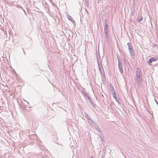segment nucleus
<instances>
[{
    "instance_id": "nucleus-1",
    "label": "nucleus",
    "mask_w": 158,
    "mask_h": 158,
    "mask_svg": "<svg viewBox=\"0 0 158 158\" xmlns=\"http://www.w3.org/2000/svg\"><path fill=\"white\" fill-rule=\"evenodd\" d=\"M99 60L98 59V68L99 69L100 73L101 74V75L102 76V75L103 76V74L104 73V70L102 68V66L101 64V62L100 61H99Z\"/></svg>"
},
{
    "instance_id": "nucleus-8",
    "label": "nucleus",
    "mask_w": 158,
    "mask_h": 158,
    "mask_svg": "<svg viewBox=\"0 0 158 158\" xmlns=\"http://www.w3.org/2000/svg\"><path fill=\"white\" fill-rule=\"evenodd\" d=\"M108 30H104L105 35L106 38L108 37Z\"/></svg>"
},
{
    "instance_id": "nucleus-9",
    "label": "nucleus",
    "mask_w": 158,
    "mask_h": 158,
    "mask_svg": "<svg viewBox=\"0 0 158 158\" xmlns=\"http://www.w3.org/2000/svg\"><path fill=\"white\" fill-rule=\"evenodd\" d=\"M84 115L86 118L87 119V120H88L90 118L89 117V116L86 113H84Z\"/></svg>"
},
{
    "instance_id": "nucleus-15",
    "label": "nucleus",
    "mask_w": 158,
    "mask_h": 158,
    "mask_svg": "<svg viewBox=\"0 0 158 158\" xmlns=\"http://www.w3.org/2000/svg\"><path fill=\"white\" fill-rule=\"evenodd\" d=\"M85 2L86 3V4L87 6H89V2L88 0H85Z\"/></svg>"
},
{
    "instance_id": "nucleus-4",
    "label": "nucleus",
    "mask_w": 158,
    "mask_h": 158,
    "mask_svg": "<svg viewBox=\"0 0 158 158\" xmlns=\"http://www.w3.org/2000/svg\"><path fill=\"white\" fill-rule=\"evenodd\" d=\"M118 68L120 72L122 73L123 72V69L122 67V65L121 64H120L119 59L118 58Z\"/></svg>"
},
{
    "instance_id": "nucleus-18",
    "label": "nucleus",
    "mask_w": 158,
    "mask_h": 158,
    "mask_svg": "<svg viewBox=\"0 0 158 158\" xmlns=\"http://www.w3.org/2000/svg\"><path fill=\"white\" fill-rule=\"evenodd\" d=\"M127 45L128 46V43H127Z\"/></svg>"
},
{
    "instance_id": "nucleus-19",
    "label": "nucleus",
    "mask_w": 158,
    "mask_h": 158,
    "mask_svg": "<svg viewBox=\"0 0 158 158\" xmlns=\"http://www.w3.org/2000/svg\"><path fill=\"white\" fill-rule=\"evenodd\" d=\"M101 158H103L102 157Z\"/></svg>"
},
{
    "instance_id": "nucleus-7",
    "label": "nucleus",
    "mask_w": 158,
    "mask_h": 158,
    "mask_svg": "<svg viewBox=\"0 0 158 158\" xmlns=\"http://www.w3.org/2000/svg\"><path fill=\"white\" fill-rule=\"evenodd\" d=\"M88 101L89 102L91 105L93 106L94 105V103L91 101L90 98V97H88Z\"/></svg>"
},
{
    "instance_id": "nucleus-12",
    "label": "nucleus",
    "mask_w": 158,
    "mask_h": 158,
    "mask_svg": "<svg viewBox=\"0 0 158 158\" xmlns=\"http://www.w3.org/2000/svg\"><path fill=\"white\" fill-rule=\"evenodd\" d=\"M113 96L114 98V99H115V100L117 101V98L115 96V92L114 91V93L113 94Z\"/></svg>"
},
{
    "instance_id": "nucleus-6",
    "label": "nucleus",
    "mask_w": 158,
    "mask_h": 158,
    "mask_svg": "<svg viewBox=\"0 0 158 158\" xmlns=\"http://www.w3.org/2000/svg\"><path fill=\"white\" fill-rule=\"evenodd\" d=\"M67 17L68 18V19L69 20L71 21V22H75V21L72 18V17L71 16L69 15H67Z\"/></svg>"
},
{
    "instance_id": "nucleus-16",
    "label": "nucleus",
    "mask_w": 158,
    "mask_h": 158,
    "mask_svg": "<svg viewBox=\"0 0 158 158\" xmlns=\"http://www.w3.org/2000/svg\"><path fill=\"white\" fill-rule=\"evenodd\" d=\"M137 70H138V71L139 72V78L140 76V73H141V70H140V69H138Z\"/></svg>"
},
{
    "instance_id": "nucleus-3",
    "label": "nucleus",
    "mask_w": 158,
    "mask_h": 158,
    "mask_svg": "<svg viewBox=\"0 0 158 158\" xmlns=\"http://www.w3.org/2000/svg\"><path fill=\"white\" fill-rule=\"evenodd\" d=\"M157 59L154 57H152L148 60V63L149 64H151V63L153 61H156Z\"/></svg>"
},
{
    "instance_id": "nucleus-2",
    "label": "nucleus",
    "mask_w": 158,
    "mask_h": 158,
    "mask_svg": "<svg viewBox=\"0 0 158 158\" xmlns=\"http://www.w3.org/2000/svg\"><path fill=\"white\" fill-rule=\"evenodd\" d=\"M92 127H94L95 129L97 131H98L99 132H100L101 131V129L99 127L96 123Z\"/></svg>"
},
{
    "instance_id": "nucleus-17",
    "label": "nucleus",
    "mask_w": 158,
    "mask_h": 158,
    "mask_svg": "<svg viewBox=\"0 0 158 158\" xmlns=\"http://www.w3.org/2000/svg\"><path fill=\"white\" fill-rule=\"evenodd\" d=\"M90 158H94L92 156H91Z\"/></svg>"
},
{
    "instance_id": "nucleus-14",
    "label": "nucleus",
    "mask_w": 158,
    "mask_h": 158,
    "mask_svg": "<svg viewBox=\"0 0 158 158\" xmlns=\"http://www.w3.org/2000/svg\"><path fill=\"white\" fill-rule=\"evenodd\" d=\"M104 30H108V26L106 24H105V26Z\"/></svg>"
},
{
    "instance_id": "nucleus-5",
    "label": "nucleus",
    "mask_w": 158,
    "mask_h": 158,
    "mask_svg": "<svg viewBox=\"0 0 158 158\" xmlns=\"http://www.w3.org/2000/svg\"><path fill=\"white\" fill-rule=\"evenodd\" d=\"M88 120V122L91 126H93L95 123L91 118Z\"/></svg>"
},
{
    "instance_id": "nucleus-10",
    "label": "nucleus",
    "mask_w": 158,
    "mask_h": 158,
    "mask_svg": "<svg viewBox=\"0 0 158 158\" xmlns=\"http://www.w3.org/2000/svg\"><path fill=\"white\" fill-rule=\"evenodd\" d=\"M83 96H84V97L85 98L86 97V98H88V97H89L88 94H87L85 93V92H84L83 94Z\"/></svg>"
},
{
    "instance_id": "nucleus-13",
    "label": "nucleus",
    "mask_w": 158,
    "mask_h": 158,
    "mask_svg": "<svg viewBox=\"0 0 158 158\" xmlns=\"http://www.w3.org/2000/svg\"><path fill=\"white\" fill-rule=\"evenodd\" d=\"M130 51H131V53L130 54L131 55H134V52L133 51V49H131V48H130Z\"/></svg>"
},
{
    "instance_id": "nucleus-11",
    "label": "nucleus",
    "mask_w": 158,
    "mask_h": 158,
    "mask_svg": "<svg viewBox=\"0 0 158 158\" xmlns=\"http://www.w3.org/2000/svg\"><path fill=\"white\" fill-rule=\"evenodd\" d=\"M142 19V17L141 16H140L139 18L137 19L138 21L139 22H140Z\"/></svg>"
}]
</instances>
